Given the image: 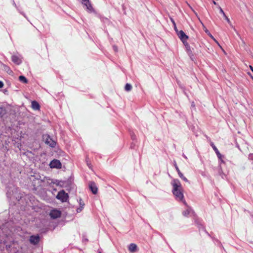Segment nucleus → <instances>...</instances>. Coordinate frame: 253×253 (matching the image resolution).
I'll list each match as a JSON object with an SVG mask.
<instances>
[{
    "mask_svg": "<svg viewBox=\"0 0 253 253\" xmlns=\"http://www.w3.org/2000/svg\"><path fill=\"white\" fill-rule=\"evenodd\" d=\"M172 185L173 186L172 192L177 200L182 201L183 199V194L181 191V185L178 179H174L172 181Z\"/></svg>",
    "mask_w": 253,
    "mask_h": 253,
    "instance_id": "nucleus-1",
    "label": "nucleus"
},
{
    "mask_svg": "<svg viewBox=\"0 0 253 253\" xmlns=\"http://www.w3.org/2000/svg\"><path fill=\"white\" fill-rule=\"evenodd\" d=\"M56 198L58 199L61 201L62 203L65 202L67 201L69 196L67 193H66L64 190H62L60 191L57 196H56Z\"/></svg>",
    "mask_w": 253,
    "mask_h": 253,
    "instance_id": "nucleus-2",
    "label": "nucleus"
},
{
    "mask_svg": "<svg viewBox=\"0 0 253 253\" xmlns=\"http://www.w3.org/2000/svg\"><path fill=\"white\" fill-rule=\"evenodd\" d=\"M43 139L45 140V143L51 147H54L56 145V142L54 141L49 135H44Z\"/></svg>",
    "mask_w": 253,
    "mask_h": 253,
    "instance_id": "nucleus-3",
    "label": "nucleus"
},
{
    "mask_svg": "<svg viewBox=\"0 0 253 253\" xmlns=\"http://www.w3.org/2000/svg\"><path fill=\"white\" fill-rule=\"evenodd\" d=\"M61 163L60 161L54 159L51 161L49 166L51 168L60 169L61 168Z\"/></svg>",
    "mask_w": 253,
    "mask_h": 253,
    "instance_id": "nucleus-4",
    "label": "nucleus"
},
{
    "mask_svg": "<svg viewBox=\"0 0 253 253\" xmlns=\"http://www.w3.org/2000/svg\"><path fill=\"white\" fill-rule=\"evenodd\" d=\"M81 3L86 7L87 10L90 12L93 11V7L89 0H79Z\"/></svg>",
    "mask_w": 253,
    "mask_h": 253,
    "instance_id": "nucleus-5",
    "label": "nucleus"
},
{
    "mask_svg": "<svg viewBox=\"0 0 253 253\" xmlns=\"http://www.w3.org/2000/svg\"><path fill=\"white\" fill-rule=\"evenodd\" d=\"M61 211L57 210H53L50 212V216L53 219H56L61 216Z\"/></svg>",
    "mask_w": 253,
    "mask_h": 253,
    "instance_id": "nucleus-6",
    "label": "nucleus"
},
{
    "mask_svg": "<svg viewBox=\"0 0 253 253\" xmlns=\"http://www.w3.org/2000/svg\"><path fill=\"white\" fill-rule=\"evenodd\" d=\"M182 214L184 216H187L188 215L195 216V213L190 207L187 206V209L182 212Z\"/></svg>",
    "mask_w": 253,
    "mask_h": 253,
    "instance_id": "nucleus-7",
    "label": "nucleus"
},
{
    "mask_svg": "<svg viewBox=\"0 0 253 253\" xmlns=\"http://www.w3.org/2000/svg\"><path fill=\"white\" fill-rule=\"evenodd\" d=\"M179 38L181 40V41L184 42V41H186L188 39V36H187L184 32L181 30L179 31L178 33H176Z\"/></svg>",
    "mask_w": 253,
    "mask_h": 253,
    "instance_id": "nucleus-8",
    "label": "nucleus"
},
{
    "mask_svg": "<svg viewBox=\"0 0 253 253\" xmlns=\"http://www.w3.org/2000/svg\"><path fill=\"white\" fill-rule=\"evenodd\" d=\"M89 189L93 194H96L98 191V188L94 182L91 181L89 184Z\"/></svg>",
    "mask_w": 253,
    "mask_h": 253,
    "instance_id": "nucleus-9",
    "label": "nucleus"
},
{
    "mask_svg": "<svg viewBox=\"0 0 253 253\" xmlns=\"http://www.w3.org/2000/svg\"><path fill=\"white\" fill-rule=\"evenodd\" d=\"M39 241L40 237L38 235L36 236L32 235L30 237V242L31 244L37 245L39 243Z\"/></svg>",
    "mask_w": 253,
    "mask_h": 253,
    "instance_id": "nucleus-10",
    "label": "nucleus"
},
{
    "mask_svg": "<svg viewBox=\"0 0 253 253\" xmlns=\"http://www.w3.org/2000/svg\"><path fill=\"white\" fill-rule=\"evenodd\" d=\"M211 146L212 147V148H213V149L214 150V151H215L216 154L217 155V157L219 159H220L221 160V162L222 163H223L224 161L222 159V155L219 153V151L218 150L217 148L216 147V146L214 145V144H213V143L212 142H211Z\"/></svg>",
    "mask_w": 253,
    "mask_h": 253,
    "instance_id": "nucleus-11",
    "label": "nucleus"
},
{
    "mask_svg": "<svg viewBox=\"0 0 253 253\" xmlns=\"http://www.w3.org/2000/svg\"><path fill=\"white\" fill-rule=\"evenodd\" d=\"M174 166L179 176L184 181L186 182H188V179L183 175V174L180 171L176 163L175 162L174 163Z\"/></svg>",
    "mask_w": 253,
    "mask_h": 253,
    "instance_id": "nucleus-12",
    "label": "nucleus"
},
{
    "mask_svg": "<svg viewBox=\"0 0 253 253\" xmlns=\"http://www.w3.org/2000/svg\"><path fill=\"white\" fill-rule=\"evenodd\" d=\"M32 108L34 110H39L40 109V106L37 101H33L32 102Z\"/></svg>",
    "mask_w": 253,
    "mask_h": 253,
    "instance_id": "nucleus-13",
    "label": "nucleus"
},
{
    "mask_svg": "<svg viewBox=\"0 0 253 253\" xmlns=\"http://www.w3.org/2000/svg\"><path fill=\"white\" fill-rule=\"evenodd\" d=\"M11 59L13 62L14 63L19 65L21 63V61L20 58L16 55H12L11 57Z\"/></svg>",
    "mask_w": 253,
    "mask_h": 253,
    "instance_id": "nucleus-14",
    "label": "nucleus"
},
{
    "mask_svg": "<svg viewBox=\"0 0 253 253\" xmlns=\"http://www.w3.org/2000/svg\"><path fill=\"white\" fill-rule=\"evenodd\" d=\"M128 249L131 253H134L136 251L137 246L135 244L131 243L129 245Z\"/></svg>",
    "mask_w": 253,
    "mask_h": 253,
    "instance_id": "nucleus-15",
    "label": "nucleus"
},
{
    "mask_svg": "<svg viewBox=\"0 0 253 253\" xmlns=\"http://www.w3.org/2000/svg\"><path fill=\"white\" fill-rule=\"evenodd\" d=\"M225 19V20L227 21V22L232 26V27L233 28V30L234 31L236 32V33L239 36H240V35L239 34V33L236 30V29H235V28L234 27H233L232 25H231V21L230 20V19L228 18V17L226 15L224 17Z\"/></svg>",
    "mask_w": 253,
    "mask_h": 253,
    "instance_id": "nucleus-16",
    "label": "nucleus"
},
{
    "mask_svg": "<svg viewBox=\"0 0 253 253\" xmlns=\"http://www.w3.org/2000/svg\"><path fill=\"white\" fill-rule=\"evenodd\" d=\"M202 25H203V29L204 30V31L210 37H211L212 39H213L214 41L215 39H214L213 37L211 35V34L210 33V32H209V31L206 28V27L204 26V25L203 24H202Z\"/></svg>",
    "mask_w": 253,
    "mask_h": 253,
    "instance_id": "nucleus-17",
    "label": "nucleus"
},
{
    "mask_svg": "<svg viewBox=\"0 0 253 253\" xmlns=\"http://www.w3.org/2000/svg\"><path fill=\"white\" fill-rule=\"evenodd\" d=\"M19 80L24 84H26L28 82L27 79L23 76H20L19 77Z\"/></svg>",
    "mask_w": 253,
    "mask_h": 253,
    "instance_id": "nucleus-18",
    "label": "nucleus"
},
{
    "mask_svg": "<svg viewBox=\"0 0 253 253\" xmlns=\"http://www.w3.org/2000/svg\"><path fill=\"white\" fill-rule=\"evenodd\" d=\"M125 88L126 91H129L132 89V86L130 84L127 83L125 85Z\"/></svg>",
    "mask_w": 253,
    "mask_h": 253,
    "instance_id": "nucleus-19",
    "label": "nucleus"
},
{
    "mask_svg": "<svg viewBox=\"0 0 253 253\" xmlns=\"http://www.w3.org/2000/svg\"><path fill=\"white\" fill-rule=\"evenodd\" d=\"M80 204L81 207L77 209V211L78 212H80L82 211V209L84 208V203L83 204L82 203L81 199L80 200Z\"/></svg>",
    "mask_w": 253,
    "mask_h": 253,
    "instance_id": "nucleus-20",
    "label": "nucleus"
},
{
    "mask_svg": "<svg viewBox=\"0 0 253 253\" xmlns=\"http://www.w3.org/2000/svg\"><path fill=\"white\" fill-rule=\"evenodd\" d=\"M5 114V110L2 107H0V117H2Z\"/></svg>",
    "mask_w": 253,
    "mask_h": 253,
    "instance_id": "nucleus-21",
    "label": "nucleus"
},
{
    "mask_svg": "<svg viewBox=\"0 0 253 253\" xmlns=\"http://www.w3.org/2000/svg\"><path fill=\"white\" fill-rule=\"evenodd\" d=\"M185 47L186 48V49L187 50V52L189 54H190L192 53V51L191 50H190V47L189 45V44L188 43V42H186V44H185Z\"/></svg>",
    "mask_w": 253,
    "mask_h": 253,
    "instance_id": "nucleus-22",
    "label": "nucleus"
},
{
    "mask_svg": "<svg viewBox=\"0 0 253 253\" xmlns=\"http://www.w3.org/2000/svg\"><path fill=\"white\" fill-rule=\"evenodd\" d=\"M218 172H219V175L222 177V178H223V175H225L223 173L222 170L221 168H220Z\"/></svg>",
    "mask_w": 253,
    "mask_h": 253,
    "instance_id": "nucleus-23",
    "label": "nucleus"
},
{
    "mask_svg": "<svg viewBox=\"0 0 253 253\" xmlns=\"http://www.w3.org/2000/svg\"><path fill=\"white\" fill-rule=\"evenodd\" d=\"M219 10H220V12L222 14L223 17L225 16H226V14H225L224 12L223 11V9L220 7H219Z\"/></svg>",
    "mask_w": 253,
    "mask_h": 253,
    "instance_id": "nucleus-24",
    "label": "nucleus"
},
{
    "mask_svg": "<svg viewBox=\"0 0 253 253\" xmlns=\"http://www.w3.org/2000/svg\"><path fill=\"white\" fill-rule=\"evenodd\" d=\"M173 26L174 29L176 33H178L179 31H178L177 30L176 26V24H174V25H173Z\"/></svg>",
    "mask_w": 253,
    "mask_h": 253,
    "instance_id": "nucleus-25",
    "label": "nucleus"
},
{
    "mask_svg": "<svg viewBox=\"0 0 253 253\" xmlns=\"http://www.w3.org/2000/svg\"><path fill=\"white\" fill-rule=\"evenodd\" d=\"M249 159L251 160H253V154H250L249 155Z\"/></svg>",
    "mask_w": 253,
    "mask_h": 253,
    "instance_id": "nucleus-26",
    "label": "nucleus"
},
{
    "mask_svg": "<svg viewBox=\"0 0 253 253\" xmlns=\"http://www.w3.org/2000/svg\"><path fill=\"white\" fill-rule=\"evenodd\" d=\"M113 49H114V51H115V52L118 51V47H117V46H116V45H113Z\"/></svg>",
    "mask_w": 253,
    "mask_h": 253,
    "instance_id": "nucleus-27",
    "label": "nucleus"
},
{
    "mask_svg": "<svg viewBox=\"0 0 253 253\" xmlns=\"http://www.w3.org/2000/svg\"><path fill=\"white\" fill-rule=\"evenodd\" d=\"M3 86V83L2 82L0 81V88H2Z\"/></svg>",
    "mask_w": 253,
    "mask_h": 253,
    "instance_id": "nucleus-28",
    "label": "nucleus"
},
{
    "mask_svg": "<svg viewBox=\"0 0 253 253\" xmlns=\"http://www.w3.org/2000/svg\"><path fill=\"white\" fill-rule=\"evenodd\" d=\"M170 20H171V21L172 22V23L173 25H174V24H175V22H174V21L173 20V19L170 18Z\"/></svg>",
    "mask_w": 253,
    "mask_h": 253,
    "instance_id": "nucleus-29",
    "label": "nucleus"
},
{
    "mask_svg": "<svg viewBox=\"0 0 253 253\" xmlns=\"http://www.w3.org/2000/svg\"><path fill=\"white\" fill-rule=\"evenodd\" d=\"M250 67L251 70L252 71V72H253V67L252 66H250Z\"/></svg>",
    "mask_w": 253,
    "mask_h": 253,
    "instance_id": "nucleus-30",
    "label": "nucleus"
},
{
    "mask_svg": "<svg viewBox=\"0 0 253 253\" xmlns=\"http://www.w3.org/2000/svg\"><path fill=\"white\" fill-rule=\"evenodd\" d=\"M183 157L185 158V159H187V157L183 154Z\"/></svg>",
    "mask_w": 253,
    "mask_h": 253,
    "instance_id": "nucleus-31",
    "label": "nucleus"
},
{
    "mask_svg": "<svg viewBox=\"0 0 253 253\" xmlns=\"http://www.w3.org/2000/svg\"><path fill=\"white\" fill-rule=\"evenodd\" d=\"M186 42H186V41H184V42H183L185 46V44H186Z\"/></svg>",
    "mask_w": 253,
    "mask_h": 253,
    "instance_id": "nucleus-32",
    "label": "nucleus"
},
{
    "mask_svg": "<svg viewBox=\"0 0 253 253\" xmlns=\"http://www.w3.org/2000/svg\"><path fill=\"white\" fill-rule=\"evenodd\" d=\"M131 137H132V139H135V136H133V135H132V136H131Z\"/></svg>",
    "mask_w": 253,
    "mask_h": 253,
    "instance_id": "nucleus-33",
    "label": "nucleus"
},
{
    "mask_svg": "<svg viewBox=\"0 0 253 253\" xmlns=\"http://www.w3.org/2000/svg\"><path fill=\"white\" fill-rule=\"evenodd\" d=\"M183 203L185 205L187 206V204H186V203L185 202V201H183Z\"/></svg>",
    "mask_w": 253,
    "mask_h": 253,
    "instance_id": "nucleus-34",
    "label": "nucleus"
},
{
    "mask_svg": "<svg viewBox=\"0 0 253 253\" xmlns=\"http://www.w3.org/2000/svg\"><path fill=\"white\" fill-rule=\"evenodd\" d=\"M213 3L214 4H215V5L216 4V2H215V1H213Z\"/></svg>",
    "mask_w": 253,
    "mask_h": 253,
    "instance_id": "nucleus-35",
    "label": "nucleus"
},
{
    "mask_svg": "<svg viewBox=\"0 0 253 253\" xmlns=\"http://www.w3.org/2000/svg\"><path fill=\"white\" fill-rule=\"evenodd\" d=\"M22 14L24 15V16L25 17H26V15H25V14H24V13H22Z\"/></svg>",
    "mask_w": 253,
    "mask_h": 253,
    "instance_id": "nucleus-36",
    "label": "nucleus"
},
{
    "mask_svg": "<svg viewBox=\"0 0 253 253\" xmlns=\"http://www.w3.org/2000/svg\"><path fill=\"white\" fill-rule=\"evenodd\" d=\"M192 106H193V107L194 106V103H193H193L192 104Z\"/></svg>",
    "mask_w": 253,
    "mask_h": 253,
    "instance_id": "nucleus-37",
    "label": "nucleus"
},
{
    "mask_svg": "<svg viewBox=\"0 0 253 253\" xmlns=\"http://www.w3.org/2000/svg\"><path fill=\"white\" fill-rule=\"evenodd\" d=\"M87 166H88V167H89V168H90V166H89V164H87Z\"/></svg>",
    "mask_w": 253,
    "mask_h": 253,
    "instance_id": "nucleus-38",
    "label": "nucleus"
},
{
    "mask_svg": "<svg viewBox=\"0 0 253 253\" xmlns=\"http://www.w3.org/2000/svg\"><path fill=\"white\" fill-rule=\"evenodd\" d=\"M87 166H88V167H89V168H90V166H89V164H87Z\"/></svg>",
    "mask_w": 253,
    "mask_h": 253,
    "instance_id": "nucleus-39",
    "label": "nucleus"
},
{
    "mask_svg": "<svg viewBox=\"0 0 253 253\" xmlns=\"http://www.w3.org/2000/svg\"><path fill=\"white\" fill-rule=\"evenodd\" d=\"M87 166H88V167H89V168H90V166H89V164H87Z\"/></svg>",
    "mask_w": 253,
    "mask_h": 253,
    "instance_id": "nucleus-40",
    "label": "nucleus"
}]
</instances>
